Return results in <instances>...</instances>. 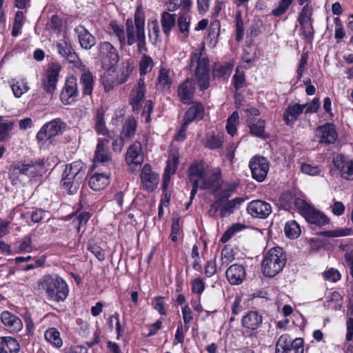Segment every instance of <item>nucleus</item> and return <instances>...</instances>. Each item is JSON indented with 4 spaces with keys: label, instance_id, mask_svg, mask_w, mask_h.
Returning <instances> with one entry per match:
<instances>
[{
    "label": "nucleus",
    "instance_id": "nucleus-11",
    "mask_svg": "<svg viewBox=\"0 0 353 353\" xmlns=\"http://www.w3.org/2000/svg\"><path fill=\"white\" fill-rule=\"evenodd\" d=\"M65 127V123L61 119H54L40 129L37 134V139L39 142L50 140L53 137L61 134Z\"/></svg>",
    "mask_w": 353,
    "mask_h": 353
},
{
    "label": "nucleus",
    "instance_id": "nucleus-60",
    "mask_svg": "<svg viewBox=\"0 0 353 353\" xmlns=\"http://www.w3.org/2000/svg\"><path fill=\"white\" fill-rule=\"evenodd\" d=\"M302 172L312 176L318 175L321 172V169L319 165H314L310 163H303L301 166Z\"/></svg>",
    "mask_w": 353,
    "mask_h": 353
},
{
    "label": "nucleus",
    "instance_id": "nucleus-1",
    "mask_svg": "<svg viewBox=\"0 0 353 353\" xmlns=\"http://www.w3.org/2000/svg\"><path fill=\"white\" fill-rule=\"evenodd\" d=\"M145 12L141 4L137 6L134 20L131 18L125 21V30L123 26L117 21H111L108 25V34L117 38L121 49L125 46L137 43V51L145 50Z\"/></svg>",
    "mask_w": 353,
    "mask_h": 353
},
{
    "label": "nucleus",
    "instance_id": "nucleus-61",
    "mask_svg": "<svg viewBox=\"0 0 353 353\" xmlns=\"http://www.w3.org/2000/svg\"><path fill=\"white\" fill-rule=\"evenodd\" d=\"M153 307L158 311V312L162 315L165 316L167 314V310L165 307V303L163 302V297L162 296H157L153 299L152 301Z\"/></svg>",
    "mask_w": 353,
    "mask_h": 353
},
{
    "label": "nucleus",
    "instance_id": "nucleus-2",
    "mask_svg": "<svg viewBox=\"0 0 353 353\" xmlns=\"http://www.w3.org/2000/svg\"><path fill=\"white\" fill-rule=\"evenodd\" d=\"M37 290L44 293L48 300L54 302L65 301L69 292L67 283L61 277L53 274H46L39 279Z\"/></svg>",
    "mask_w": 353,
    "mask_h": 353
},
{
    "label": "nucleus",
    "instance_id": "nucleus-47",
    "mask_svg": "<svg viewBox=\"0 0 353 353\" xmlns=\"http://www.w3.org/2000/svg\"><path fill=\"white\" fill-rule=\"evenodd\" d=\"M170 70L161 68L159 71L158 85L162 88H169L172 84Z\"/></svg>",
    "mask_w": 353,
    "mask_h": 353
},
{
    "label": "nucleus",
    "instance_id": "nucleus-52",
    "mask_svg": "<svg viewBox=\"0 0 353 353\" xmlns=\"http://www.w3.org/2000/svg\"><path fill=\"white\" fill-rule=\"evenodd\" d=\"M232 83L235 90L237 91L246 85L245 77L243 71H241L238 68L235 70V73L232 77Z\"/></svg>",
    "mask_w": 353,
    "mask_h": 353
},
{
    "label": "nucleus",
    "instance_id": "nucleus-40",
    "mask_svg": "<svg viewBox=\"0 0 353 353\" xmlns=\"http://www.w3.org/2000/svg\"><path fill=\"white\" fill-rule=\"evenodd\" d=\"M148 34L151 42L153 44H157L161 41L160 36V28L159 22L157 19L149 20L148 23Z\"/></svg>",
    "mask_w": 353,
    "mask_h": 353
},
{
    "label": "nucleus",
    "instance_id": "nucleus-25",
    "mask_svg": "<svg viewBox=\"0 0 353 353\" xmlns=\"http://www.w3.org/2000/svg\"><path fill=\"white\" fill-rule=\"evenodd\" d=\"M74 32L78 37L80 46L82 48L90 50L95 45V37L82 25L77 26L74 28Z\"/></svg>",
    "mask_w": 353,
    "mask_h": 353
},
{
    "label": "nucleus",
    "instance_id": "nucleus-26",
    "mask_svg": "<svg viewBox=\"0 0 353 353\" xmlns=\"http://www.w3.org/2000/svg\"><path fill=\"white\" fill-rule=\"evenodd\" d=\"M1 320L10 332L17 333L23 328L21 320L8 311H3L1 313Z\"/></svg>",
    "mask_w": 353,
    "mask_h": 353
},
{
    "label": "nucleus",
    "instance_id": "nucleus-20",
    "mask_svg": "<svg viewBox=\"0 0 353 353\" xmlns=\"http://www.w3.org/2000/svg\"><path fill=\"white\" fill-rule=\"evenodd\" d=\"M333 163L342 178L353 180V160L343 155H337L334 158Z\"/></svg>",
    "mask_w": 353,
    "mask_h": 353
},
{
    "label": "nucleus",
    "instance_id": "nucleus-17",
    "mask_svg": "<svg viewBox=\"0 0 353 353\" xmlns=\"http://www.w3.org/2000/svg\"><path fill=\"white\" fill-rule=\"evenodd\" d=\"M247 211L253 218L264 219L272 210L270 203L263 200H253L248 204Z\"/></svg>",
    "mask_w": 353,
    "mask_h": 353
},
{
    "label": "nucleus",
    "instance_id": "nucleus-12",
    "mask_svg": "<svg viewBox=\"0 0 353 353\" xmlns=\"http://www.w3.org/2000/svg\"><path fill=\"white\" fill-rule=\"evenodd\" d=\"M249 167L252 178L259 182H262L266 178L270 165L266 158L256 155L250 159Z\"/></svg>",
    "mask_w": 353,
    "mask_h": 353
},
{
    "label": "nucleus",
    "instance_id": "nucleus-15",
    "mask_svg": "<svg viewBox=\"0 0 353 353\" xmlns=\"http://www.w3.org/2000/svg\"><path fill=\"white\" fill-rule=\"evenodd\" d=\"M263 316L256 310L248 311L241 318V325L247 331L252 332L248 336H255L254 332L258 330L263 323Z\"/></svg>",
    "mask_w": 353,
    "mask_h": 353
},
{
    "label": "nucleus",
    "instance_id": "nucleus-3",
    "mask_svg": "<svg viewBox=\"0 0 353 353\" xmlns=\"http://www.w3.org/2000/svg\"><path fill=\"white\" fill-rule=\"evenodd\" d=\"M196 61L197 65L194 71L196 83L201 91L210 86L209 59L205 54V43H201L195 51L192 53L191 62Z\"/></svg>",
    "mask_w": 353,
    "mask_h": 353
},
{
    "label": "nucleus",
    "instance_id": "nucleus-44",
    "mask_svg": "<svg viewBox=\"0 0 353 353\" xmlns=\"http://www.w3.org/2000/svg\"><path fill=\"white\" fill-rule=\"evenodd\" d=\"M144 91L142 90H134L132 92L130 103L132 105L133 111H138L141 107V101L145 97Z\"/></svg>",
    "mask_w": 353,
    "mask_h": 353
},
{
    "label": "nucleus",
    "instance_id": "nucleus-50",
    "mask_svg": "<svg viewBox=\"0 0 353 353\" xmlns=\"http://www.w3.org/2000/svg\"><path fill=\"white\" fill-rule=\"evenodd\" d=\"M245 228V226L243 224H233L223 233L220 239V241L223 243L228 242L237 232L241 231Z\"/></svg>",
    "mask_w": 353,
    "mask_h": 353
},
{
    "label": "nucleus",
    "instance_id": "nucleus-59",
    "mask_svg": "<svg viewBox=\"0 0 353 353\" xmlns=\"http://www.w3.org/2000/svg\"><path fill=\"white\" fill-rule=\"evenodd\" d=\"M234 259V254L233 250L225 245L224 248L221 251V260L222 264H225L226 265L232 262Z\"/></svg>",
    "mask_w": 353,
    "mask_h": 353
},
{
    "label": "nucleus",
    "instance_id": "nucleus-43",
    "mask_svg": "<svg viewBox=\"0 0 353 353\" xmlns=\"http://www.w3.org/2000/svg\"><path fill=\"white\" fill-rule=\"evenodd\" d=\"M14 125L15 123L12 121H5L3 123L0 124V142L10 139Z\"/></svg>",
    "mask_w": 353,
    "mask_h": 353
},
{
    "label": "nucleus",
    "instance_id": "nucleus-64",
    "mask_svg": "<svg viewBox=\"0 0 353 353\" xmlns=\"http://www.w3.org/2000/svg\"><path fill=\"white\" fill-rule=\"evenodd\" d=\"M205 284L201 278H196L192 282V292L198 294H201L205 290Z\"/></svg>",
    "mask_w": 353,
    "mask_h": 353
},
{
    "label": "nucleus",
    "instance_id": "nucleus-58",
    "mask_svg": "<svg viewBox=\"0 0 353 353\" xmlns=\"http://www.w3.org/2000/svg\"><path fill=\"white\" fill-rule=\"evenodd\" d=\"M335 23V33L334 37L337 41V43H339L343 39H344L346 36V32L343 27L341 23V21L339 17H336L334 19Z\"/></svg>",
    "mask_w": 353,
    "mask_h": 353
},
{
    "label": "nucleus",
    "instance_id": "nucleus-30",
    "mask_svg": "<svg viewBox=\"0 0 353 353\" xmlns=\"http://www.w3.org/2000/svg\"><path fill=\"white\" fill-rule=\"evenodd\" d=\"M137 52L141 54L139 61V74L141 77H143L145 74L150 73L152 70L154 65L152 58L146 54L148 52L146 38L145 39V50Z\"/></svg>",
    "mask_w": 353,
    "mask_h": 353
},
{
    "label": "nucleus",
    "instance_id": "nucleus-33",
    "mask_svg": "<svg viewBox=\"0 0 353 353\" xmlns=\"http://www.w3.org/2000/svg\"><path fill=\"white\" fill-rule=\"evenodd\" d=\"M201 172L198 168H189L188 179L192 183V188L190 192V199L192 201L197 193L198 189H201V183L199 182Z\"/></svg>",
    "mask_w": 353,
    "mask_h": 353
},
{
    "label": "nucleus",
    "instance_id": "nucleus-63",
    "mask_svg": "<svg viewBox=\"0 0 353 353\" xmlns=\"http://www.w3.org/2000/svg\"><path fill=\"white\" fill-rule=\"evenodd\" d=\"M294 205L303 216H305L306 214L312 208V207L310 206L304 200L299 198H296L295 199Z\"/></svg>",
    "mask_w": 353,
    "mask_h": 353
},
{
    "label": "nucleus",
    "instance_id": "nucleus-32",
    "mask_svg": "<svg viewBox=\"0 0 353 353\" xmlns=\"http://www.w3.org/2000/svg\"><path fill=\"white\" fill-rule=\"evenodd\" d=\"M20 349L19 342L12 336L0 337V353H18Z\"/></svg>",
    "mask_w": 353,
    "mask_h": 353
},
{
    "label": "nucleus",
    "instance_id": "nucleus-48",
    "mask_svg": "<svg viewBox=\"0 0 353 353\" xmlns=\"http://www.w3.org/2000/svg\"><path fill=\"white\" fill-rule=\"evenodd\" d=\"M351 228H337L333 230H325L319 232V235L325 237L334 238L346 236L351 234Z\"/></svg>",
    "mask_w": 353,
    "mask_h": 353
},
{
    "label": "nucleus",
    "instance_id": "nucleus-16",
    "mask_svg": "<svg viewBox=\"0 0 353 353\" xmlns=\"http://www.w3.org/2000/svg\"><path fill=\"white\" fill-rule=\"evenodd\" d=\"M78 95L77 80L75 77H71L65 81L60 94V99L63 103L70 105L77 101Z\"/></svg>",
    "mask_w": 353,
    "mask_h": 353
},
{
    "label": "nucleus",
    "instance_id": "nucleus-55",
    "mask_svg": "<svg viewBox=\"0 0 353 353\" xmlns=\"http://www.w3.org/2000/svg\"><path fill=\"white\" fill-rule=\"evenodd\" d=\"M239 113L235 111L234 112L228 119L226 130L229 134L234 136L236 132V124L239 121Z\"/></svg>",
    "mask_w": 353,
    "mask_h": 353
},
{
    "label": "nucleus",
    "instance_id": "nucleus-35",
    "mask_svg": "<svg viewBox=\"0 0 353 353\" xmlns=\"http://www.w3.org/2000/svg\"><path fill=\"white\" fill-rule=\"evenodd\" d=\"M176 15L171 14L167 11H164L161 15V24L164 34L166 37H169L172 28L176 23Z\"/></svg>",
    "mask_w": 353,
    "mask_h": 353
},
{
    "label": "nucleus",
    "instance_id": "nucleus-27",
    "mask_svg": "<svg viewBox=\"0 0 353 353\" xmlns=\"http://www.w3.org/2000/svg\"><path fill=\"white\" fill-rule=\"evenodd\" d=\"M192 105L185 113L183 121L188 124L194 121H200L204 116V106L201 102H192Z\"/></svg>",
    "mask_w": 353,
    "mask_h": 353
},
{
    "label": "nucleus",
    "instance_id": "nucleus-23",
    "mask_svg": "<svg viewBox=\"0 0 353 353\" xmlns=\"http://www.w3.org/2000/svg\"><path fill=\"white\" fill-rule=\"evenodd\" d=\"M144 154L141 143L136 141L131 144L125 154V161L128 164L141 165L143 162Z\"/></svg>",
    "mask_w": 353,
    "mask_h": 353
},
{
    "label": "nucleus",
    "instance_id": "nucleus-37",
    "mask_svg": "<svg viewBox=\"0 0 353 353\" xmlns=\"http://www.w3.org/2000/svg\"><path fill=\"white\" fill-rule=\"evenodd\" d=\"M191 0H166L165 6L170 12L181 9V12H188L191 7Z\"/></svg>",
    "mask_w": 353,
    "mask_h": 353
},
{
    "label": "nucleus",
    "instance_id": "nucleus-8",
    "mask_svg": "<svg viewBox=\"0 0 353 353\" xmlns=\"http://www.w3.org/2000/svg\"><path fill=\"white\" fill-rule=\"evenodd\" d=\"M110 139V136L98 139L93 160L94 166L99 170H102L101 167L103 166L110 169L113 165L112 155L108 148Z\"/></svg>",
    "mask_w": 353,
    "mask_h": 353
},
{
    "label": "nucleus",
    "instance_id": "nucleus-53",
    "mask_svg": "<svg viewBox=\"0 0 353 353\" xmlns=\"http://www.w3.org/2000/svg\"><path fill=\"white\" fill-rule=\"evenodd\" d=\"M12 90L15 97L19 98L23 94L29 90L28 83L24 80L17 81L11 85Z\"/></svg>",
    "mask_w": 353,
    "mask_h": 353
},
{
    "label": "nucleus",
    "instance_id": "nucleus-6",
    "mask_svg": "<svg viewBox=\"0 0 353 353\" xmlns=\"http://www.w3.org/2000/svg\"><path fill=\"white\" fill-rule=\"evenodd\" d=\"M286 263L285 255L280 248H273L265 254L262 262V272L265 276L273 277L278 274Z\"/></svg>",
    "mask_w": 353,
    "mask_h": 353
},
{
    "label": "nucleus",
    "instance_id": "nucleus-54",
    "mask_svg": "<svg viewBox=\"0 0 353 353\" xmlns=\"http://www.w3.org/2000/svg\"><path fill=\"white\" fill-rule=\"evenodd\" d=\"M265 121L259 119L256 123L249 125L250 132L254 136L262 137L265 132Z\"/></svg>",
    "mask_w": 353,
    "mask_h": 353
},
{
    "label": "nucleus",
    "instance_id": "nucleus-24",
    "mask_svg": "<svg viewBox=\"0 0 353 353\" xmlns=\"http://www.w3.org/2000/svg\"><path fill=\"white\" fill-rule=\"evenodd\" d=\"M246 275L245 269L243 265L233 264L225 272V276L231 285H239L245 279Z\"/></svg>",
    "mask_w": 353,
    "mask_h": 353
},
{
    "label": "nucleus",
    "instance_id": "nucleus-9",
    "mask_svg": "<svg viewBox=\"0 0 353 353\" xmlns=\"http://www.w3.org/2000/svg\"><path fill=\"white\" fill-rule=\"evenodd\" d=\"M97 57L105 69L109 70L118 63L119 61L118 51L110 42H100L97 46Z\"/></svg>",
    "mask_w": 353,
    "mask_h": 353
},
{
    "label": "nucleus",
    "instance_id": "nucleus-51",
    "mask_svg": "<svg viewBox=\"0 0 353 353\" xmlns=\"http://www.w3.org/2000/svg\"><path fill=\"white\" fill-rule=\"evenodd\" d=\"M223 136L220 134H212L206 137L205 146L211 150L218 149L223 145Z\"/></svg>",
    "mask_w": 353,
    "mask_h": 353
},
{
    "label": "nucleus",
    "instance_id": "nucleus-62",
    "mask_svg": "<svg viewBox=\"0 0 353 353\" xmlns=\"http://www.w3.org/2000/svg\"><path fill=\"white\" fill-rule=\"evenodd\" d=\"M132 72V68L130 64H127L120 71V74H118L117 79V83L118 84H123L127 81L130 74Z\"/></svg>",
    "mask_w": 353,
    "mask_h": 353
},
{
    "label": "nucleus",
    "instance_id": "nucleus-22",
    "mask_svg": "<svg viewBox=\"0 0 353 353\" xmlns=\"http://www.w3.org/2000/svg\"><path fill=\"white\" fill-rule=\"evenodd\" d=\"M141 181L143 188L148 192L154 190L159 183V176L152 170L150 165H143L141 173Z\"/></svg>",
    "mask_w": 353,
    "mask_h": 353
},
{
    "label": "nucleus",
    "instance_id": "nucleus-34",
    "mask_svg": "<svg viewBox=\"0 0 353 353\" xmlns=\"http://www.w3.org/2000/svg\"><path fill=\"white\" fill-rule=\"evenodd\" d=\"M306 221L318 226H323L329 223V219L324 214L313 208L304 216Z\"/></svg>",
    "mask_w": 353,
    "mask_h": 353
},
{
    "label": "nucleus",
    "instance_id": "nucleus-42",
    "mask_svg": "<svg viewBox=\"0 0 353 353\" xmlns=\"http://www.w3.org/2000/svg\"><path fill=\"white\" fill-rule=\"evenodd\" d=\"M45 339L57 347H60L63 345L62 339L60 337V333L57 328L50 327L45 332Z\"/></svg>",
    "mask_w": 353,
    "mask_h": 353
},
{
    "label": "nucleus",
    "instance_id": "nucleus-28",
    "mask_svg": "<svg viewBox=\"0 0 353 353\" xmlns=\"http://www.w3.org/2000/svg\"><path fill=\"white\" fill-rule=\"evenodd\" d=\"M304 105L299 103H290L285 110L283 120L288 125H292L299 117L303 112Z\"/></svg>",
    "mask_w": 353,
    "mask_h": 353
},
{
    "label": "nucleus",
    "instance_id": "nucleus-29",
    "mask_svg": "<svg viewBox=\"0 0 353 353\" xmlns=\"http://www.w3.org/2000/svg\"><path fill=\"white\" fill-rule=\"evenodd\" d=\"M110 172L94 173L89 180L90 187L94 191L104 189L110 183Z\"/></svg>",
    "mask_w": 353,
    "mask_h": 353
},
{
    "label": "nucleus",
    "instance_id": "nucleus-39",
    "mask_svg": "<svg viewBox=\"0 0 353 353\" xmlns=\"http://www.w3.org/2000/svg\"><path fill=\"white\" fill-rule=\"evenodd\" d=\"M176 24L177 25L179 32L183 34L185 37H188L190 26V16L188 12H180Z\"/></svg>",
    "mask_w": 353,
    "mask_h": 353
},
{
    "label": "nucleus",
    "instance_id": "nucleus-14",
    "mask_svg": "<svg viewBox=\"0 0 353 353\" xmlns=\"http://www.w3.org/2000/svg\"><path fill=\"white\" fill-rule=\"evenodd\" d=\"M76 68L81 73L79 83L82 94L83 96H91L94 84L92 72L83 63H79V65H76Z\"/></svg>",
    "mask_w": 353,
    "mask_h": 353
},
{
    "label": "nucleus",
    "instance_id": "nucleus-21",
    "mask_svg": "<svg viewBox=\"0 0 353 353\" xmlns=\"http://www.w3.org/2000/svg\"><path fill=\"white\" fill-rule=\"evenodd\" d=\"M61 65L57 63H52L48 69L46 79L43 80L42 86L48 93H52L57 85Z\"/></svg>",
    "mask_w": 353,
    "mask_h": 353
},
{
    "label": "nucleus",
    "instance_id": "nucleus-57",
    "mask_svg": "<svg viewBox=\"0 0 353 353\" xmlns=\"http://www.w3.org/2000/svg\"><path fill=\"white\" fill-rule=\"evenodd\" d=\"M181 312L185 325V332H188L190 328L189 323L193 320L192 311L188 305H185L182 307Z\"/></svg>",
    "mask_w": 353,
    "mask_h": 353
},
{
    "label": "nucleus",
    "instance_id": "nucleus-36",
    "mask_svg": "<svg viewBox=\"0 0 353 353\" xmlns=\"http://www.w3.org/2000/svg\"><path fill=\"white\" fill-rule=\"evenodd\" d=\"M233 65L228 63H215L212 68L213 78L227 79L232 71Z\"/></svg>",
    "mask_w": 353,
    "mask_h": 353
},
{
    "label": "nucleus",
    "instance_id": "nucleus-45",
    "mask_svg": "<svg viewBox=\"0 0 353 353\" xmlns=\"http://www.w3.org/2000/svg\"><path fill=\"white\" fill-rule=\"evenodd\" d=\"M284 232L286 235L290 239H296L301 234V229L299 224L296 221L292 220L285 223L284 228Z\"/></svg>",
    "mask_w": 353,
    "mask_h": 353
},
{
    "label": "nucleus",
    "instance_id": "nucleus-5",
    "mask_svg": "<svg viewBox=\"0 0 353 353\" xmlns=\"http://www.w3.org/2000/svg\"><path fill=\"white\" fill-rule=\"evenodd\" d=\"M190 168H198L201 170L199 182L201 183V189L211 190L214 196L217 197V193L223 185L221 171L219 169H207L202 162L199 161L194 162Z\"/></svg>",
    "mask_w": 353,
    "mask_h": 353
},
{
    "label": "nucleus",
    "instance_id": "nucleus-19",
    "mask_svg": "<svg viewBox=\"0 0 353 353\" xmlns=\"http://www.w3.org/2000/svg\"><path fill=\"white\" fill-rule=\"evenodd\" d=\"M195 81L193 79L187 78L181 82L177 89V96L183 104H190L192 102L195 92Z\"/></svg>",
    "mask_w": 353,
    "mask_h": 353
},
{
    "label": "nucleus",
    "instance_id": "nucleus-10",
    "mask_svg": "<svg viewBox=\"0 0 353 353\" xmlns=\"http://www.w3.org/2000/svg\"><path fill=\"white\" fill-rule=\"evenodd\" d=\"M303 340L301 338L292 339L288 334H282L276 345V353H303Z\"/></svg>",
    "mask_w": 353,
    "mask_h": 353
},
{
    "label": "nucleus",
    "instance_id": "nucleus-7",
    "mask_svg": "<svg viewBox=\"0 0 353 353\" xmlns=\"http://www.w3.org/2000/svg\"><path fill=\"white\" fill-rule=\"evenodd\" d=\"M45 162L43 159L28 161L23 163H17L11 165L10 179L12 183L19 180V176L23 175L28 178H35L41 176L44 171Z\"/></svg>",
    "mask_w": 353,
    "mask_h": 353
},
{
    "label": "nucleus",
    "instance_id": "nucleus-41",
    "mask_svg": "<svg viewBox=\"0 0 353 353\" xmlns=\"http://www.w3.org/2000/svg\"><path fill=\"white\" fill-rule=\"evenodd\" d=\"M137 123L134 118L128 117L125 119L123 126L121 136L123 139H131L137 131Z\"/></svg>",
    "mask_w": 353,
    "mask_h": 353
},
{
    "label": "nucleus",
    "instance_id": "nucleus-31",
    "mask_svg": "<svg viewBox=\"0 0 353 353\" xmlns=\"http://www.w3.org/2000/svg\"><path fill=\"white\" fill-rule=\"evenodd\" d=\"M245 199L242 197H236L232 200H228L225 203H223L220 209L219 215L221 218L227 217L233 214L235 210H238Z\"/></svg>",
    "mask_w": 353,
    "mask_h": 353
},
{
    "label": "nucleus",
    "instance_id": "nucleus-13",
    "mask_svg": "<svg viewBox=\"0 0 353 353\" xmlns=\"http://www.w3.org/2000/svg\"><path fill=\"white\" fill-rule=\"evenodd\" d=\"M315 136L319 143L324 145L333 144L338 138L336 126L331 123H326L316 128Z\"/></svg>",
    "mask_w": 353,
    "mask_h": 353
},
{
    "label": "nucleus",
    "instance_id": "nucleus-38",
    "mask_svg": "<svg viewBox=\"0 0 353 353\" xmlns=\"http://www.w3.org/2000/svg\"><path fill=\"white\" fill-rule=\"evenodd\" d=\"M94 130L99 134L109 135V131L105 125L104 113L102 109H98L94 118Z\"/></svg>",
    "mask_w": 353,
    "mask_h": 353
},
{
    "label": "nucleus",
    "instance_id": "nucleus-4",
    "mask_svg": "<svg viewBox=\"0 0 353 353\" xmlns=\"http://www.w3.org/2000/svg\"><path fill=\"white\" fill-rule=\"evenodd\" d=\"M85 176V166L81 161H74L65 166L60 181L61 187L69 194L77 192L79 184Z\"/></svg>",
    "mask_w": 353,
    "mask_h": 353
},
{
    "label": "nucleus",
    "instance_id": "nucleus-56",
    "mask_svg": "<svg viewBox=\"0 0 353 353\" xmlns=\"http://www.w3.org/2000/svg\"><path fill=\"white\" fill-rule=\"evenodd\" d=\"M236 39L239 41L243 39L244 35L243 21L241 12H238L235 17Z\"/></svg>",
    "mask_w": 353,
    "mask_h": 353
},
{
    "label": "nucleus",
    "instance_id": "nucleus-46",
    "mask_svg": "<svg viewBox=\"0 0 353 353\" xmlns=\"http://www.w3.org/2000/svg\"><path fill=\"white\" fill-rule=\"evenodd\" d=\"M294 0H279L274 8L272 10V14L276 17L283 15L288 10Z\"/></svg>",
    "mask_w": 353,
    "mask_h": 353
},
{
    "label": "nucleus",
    "instance_id": "nucleus-18",
    "mask_svg": "<svg viewBox=\"0 0 353 353\" xmlns=\"http://www.w3.org/2000/svg\"><path fill=\"white\" fill-rule=\"evenodd\" d=\"M56 48L58 53L69 63H73L74 67L76 65H79V63H82L71 43L65 39L57 41Z\"/></svg>",
    "mask_w": 353,
    "mask_h": 353
},
{
    "label": "nucleus",
    "instance_id": "nucleus-49",
    "mask_svg": "<svg viewBox=\"0 0 353 353\" xmlns=\"http://www.w3.org/2000/svg\"><path fill=\"white\" fill-rule=\"evenodd\" d=\"M313 14V8L312 6L306 3L301 10L298 21L300 24L312 23V16Z\"/></svg>",
    "mask_w": 353,
    "mask_h": 353
}]
</instances>
